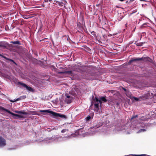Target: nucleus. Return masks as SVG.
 Instances as JSON below:
<instances>
[{
	"mask_svg": "<svg viewBox=\"0 0 156 156\" xmlns=\"http://www.w3.org/2000/svg\"><path fill=\"white\" fill-rule=\"evenodd\" d=\"M116 105H119V103H118V102H117V103H116Z\"/></svg>",
	"mask_w": 156,
	"mask_h": 156,
	"instance_id": "obj_31",
	"label": "nucleus"
},
{
	"mask_svg": "<svg viewBox=\"0 0 156 156\" xmlns=\"http://www.w3.org/2000/svg\"><path fill=\"white\" fill-rule=\"evenodd\" d=\"M117 130L118 131H123L127 134L130 133L129 132H128V128L126 126H123L119 127V129H117Z\"/></svg>",
	"mask_w": 156,
	"mask_h": 156,
	"instance_id": "obj_7",
	"label": "nucleus"
},
{
	"mask_svg": "<svg viewBox=\"0 0 156 156\" xmlns=\"http://www.w3.org/2000/svg\"><path fill=\"white\" fill-rule=\"evenodd\" d=\"M66 96V97L65 100V102L67 104L71 103L73 99L72 97L68 95Z\"/></svg>",
	"mask_w": 156,
	"mask_h": 156,
	"instance_id": "obj_9",
	"label": "nucleus"
},
{
	"mask_svg": "<svg viewBox=\"0 0 156 156\" xmlns=\"http://www.w3.org/2000/svg\"><path fill=\"white\" fill-rule=\"evenodd\" d=\"M2 107H1L0 108H1L2 109Z\"/></svg>",
	"mask_w": 156,
	"mask_h": 156,
	"instance_id": "obj_33",
	"label": "nucleus"
},
{
	"mask_svg": "<svg viewBox=\"0 0 156 156\" xmlns=\"http://www.w3.org/2000/svg\"><path fill=\"white\" fill-rule=\"evenodd\" d=\"M9 101L11 102H14L16 101V99H14V100H12L10 99V100H9Z\"/></svg>",
	"mask_w": 156,
	"mask_h": 156,
	"instance_id": "obj_24",
	"label": "nucleus"
},
{
	"mask_svg": "<svg viewBox=\"0 0 156 156\" xmlns=\"http://www.w3.org/2000/svg\"><path fill=\"white\" fill-rule=\"evenodd\" d=\"M142 60L144 62H147L149 61L151 62V59H150L148 57H142L141 58H137L136 59H133L130 60L129 62V63H131L133 61H141Z\"/></svg>",
	"mask_w": 156,
	"mask_h": 156,
	"instance_id": "obj_5",
	"label": "nucleus"
},
{
	"mask_svg": "<svg viewBox=\"0 0 156 156\" xmlns=\"http://www.w3.org/2000/svg\"><path fill=\"white\" fill-rule=\"evenodd\" d=\"M32 114H33V115H38V114H37V113H36V112H33V113H32Z\"/></svg>",
	"mask_w": 156,
	"mask_h": 156,
	"instance_id": "obj_27",
	"label": "nucleus"
},
{
	"mask_svg": "<svg viewBox=\"0 0 156 156\" xmlns=\"http://www.w3.org/2000/svg\"><path fill=\"white\" fill-rule=\"evenodd\" d=\"M94 101L96 102L94 104V110L97 112H98L100 114V110L99 108V105H101V101L106 102L107 101V99L104 97H101L100 100H98V98L95 97V99L94 100Z\"/></svg>",
	"mask_w": 156,
	"mask_h": 156,
	"instance_id": "obj_3",
	"label": "nucleus"
},
{
	"mask_svg": "<svg viewBox=\"0 0 156 156\" xmlns=\"http://www.w3.org/2000/svg\"><path fill=\"white\" fill-rule=\"evenodd\" d=\"M18 84L20 85L22 87H23L25 88H26L27 86V85L26 84H25L22 83L20 82H18Z\"/></svg>",
	"mask_w": 156,
	"mask_h": 156,
	"instance_id": "obj_14",
	"label": "nucleus"
},
{
	"mask_svg": "<svg viewBox=\"0 0 156 156\" xmlns=\"http://www.w3.org/2000/svg\"><path fill=\"white\" fill-rule=\"evenodd\" d=\"M39 112H48L50 113L54 117H60L61 118H64V119L66 118V116L64 115L61 114L59 113H56L52 111H50L48 110H40Z\"/></svg>",
	"mask_w": 156,
	"mask_h": 156,
	"instance_id": "obj_4",
	"label": "nucleus"
},
{
	"mask_svg": "<svg viewBox=\"0 0 156 156\" xmlns=\"http://www.w3.org/2000/svg\"><path fill=\"white\" fill-rule=\"evenodd\" d=\"M26 88L27 90L30 91H33V90L32 88H31L29 86H28L27 85V87Z\"/></svg>",
	"mask_w": 156,
	"mask_h": 156,
	"instance_id": "obj_18",
	"label": "nucleus"
},
{
	"mask_svg": "<svg viewBox=\"0 0 156 156\" xmlns=\"http://www.w3.org/2000/svg\"><path fill=\"white\" fill-rule=\"evenodd\" d=\"M126 94L128 97H129L131 99L133 98L134 99V100L136 101H138L139 100V98L133 97L132 95H130L129 93V92L126 93Z\"/></svg>",
	"mask_w": 156,
	"mask_h": 156,
	"instance_id": "obj_12",
	"label": "nucleus"
},
{
	"mask_svg": "<svg viewBox=\"0 0 156 156\" xmlns=\"http://www.w3.org/2000/svg\"><path fill=\"white\" fill-rule=\"evenodd\" d=\"M59 74H64V73H68V74H72V71H64L62 72H58Z\"/></svg>",
	"mask_w": 156,
	"mask_h": 156,
	"instance_id": "obj_13",
	"label": "nucleus"
},
{
	"mask_svg": "<svg viewBox=\"0 0 156 156\" xmlns=\"http://www.w3.org/2000/svg\"><path fill=\"white\" fill-rule=\"evenodd\" d=\"M68 130L67 129H63L62 130L61 132L62 133H64Z\"/></svg>",
	"mask_w": 156,
	"mask_h": 156,
	"instance_id": "obj_22",
	"label": "nucleus"
},
{
	"mask_svg": "<svg viewBox=\"0 0 156 156\" xmlns=\"http://www.w3.org/2000/svg\"><path fill=\"white\" fill-rule=\"evenodd\" d=\"M100 126H96L95 127H91L89 129V134L90 135H92L96 134V133L99 132L101 133H103L105 135H107L110 133V131L108 129H103L102 130L100 131H98V129Z\"/></svg>",
	"mask_w": 156,
	"mask_h": 156,
	"instance_id": "obj_2",
	"label": "nucleus"
},
{
	"mask_svg": "<svg viewBox=\"0 0 156 156\" xmlns=\"http://www.w3.org/2000/svg\"><path fill=\"white\" fill-rule=\"evenodd\" d=\"M122 89H123L124 91H126V89H125V88H123H123H122Z\"/></svg>",
	"mask_w": 156,
	"mask_h": 156,
	"instance_id": "obj_28",
	"label": "nucleus"
},
{
	"mask_svg": "<svg viewBox=\"0 0 156 156\" xmlns=\"http://www.w3.org/2000/svg\"><path fill=\"white\" fill-rule=\"evenodd\" d=\"M73 135V134H72L71 135L68 136H67L65 137H63L62 138L63 139V140H67L68 139L72 137V136Z\"/></svg>",
	"mask_w": 156,
	"mask_h": 156,
	"instance_id": "obj_16",
	"label": "nucleus"
},
{
	"mask_svg": "<svg viewBox=\"0 0 156 156\" xmlns=\"http://www.w3.org/2000/svg\"><path fill=\"white\" fill-rule=\"evenodd\" d=\"M137 117V115H136L135 116H133L131 118V120H132V119H133L134 118H135Z\"/></svg>",
	"mask_w": 156,
	"mask_h": 156,
	"instance_id": "obj_23",
	"label": "nucleus"
},
{
	"mask_svg": "<svg viewBox=\"0 0 156 156\" xmlns=\"http://www.w3.org/2000/svg\"><path fill=\"white\" fill-rule=\"evenodd\" d=\"M15 112L18 114H22L24 115L27 114V113L26 112H22L21 111H16Z\"/></svg>",
	"mask_w": 156,
	"mask_h": 156,
	"instance_id": "obj_15",
	"label": "nucleus"
},
{
	"mask_svg": "<svg viewBox=\"0 0 156 156\" xmlns=\"http://www.w3.org/2000/svg\"><path fill=\"white\" fill-rule=\"evenodd\" d=\"M25 98V97L24 96H21L19 98H17L16 99V101H17L20 100L21 99H23L24 98Z\"/></svg>",
	"mask_w": 156,
	"mask_h": 156,
	"instance_id": "obj_19",
	"label": "nucleus"
},
{
	"mask_svg": "<svg viewBox=\"0 0 156 156\" xmlns=\"http://www.w3.org/2000/svg\"><path fill=\"white\" fill-rule=\"evenodd\" d=\"M147 119L144 117H141L137 122L135 126L132 125L131 127L136 129H139V130L137 132V133L145 132L150 125V124H146L144 122V121H146Z\"/></svg>",
	"mask_w": 156,
	"mask_h": 156,
	"instance_id": "obj_1",
	"label": "nucleus"
},
{
	"mask_svg": "<svg viewBox=\"0 0 156 156\" xmlns=\"http://www.w3.org/2000/svg\"><path fill=\"white\" fill-rule=\"evenodd\" d=\"M100 126H101V123H100Z\"/></svg>",
	"mask_w": 156,
	"mask_h": 156,
	"instance_id": "obj_34",
	"label": "nucleus"
},
{
	"mask_svg": "<svg viewBox=\"0 0 156 156\" xmlns=\"http://www.w3.org/2000/svg\"><path fill=\"white\" fill-rule=\"evenodd\" d=\"M93 102H91V105H93Z\"/></svg>",
	"mask_w": 156,
	"mask_h": 156,
	"instance_id": "obj_32",
	"label": "nucleus"
},
{
	"mask_svg": "<svg viewBox=\"0 0 156 156\" xmlns=\"http://www.w3.org/2000/svg\"><path fill=\"white\" fill-rule=\"evenodd\" d=\"M91 119V117L90 115L88 116L85 119L86 121H89Z\"/></svg>",
	"mask_w": 156,
	"mask_h": 156,
	"instance_id": "obj_21",
	"label": "nucleus"
},
{
	"mask_svg": "<svg viewBox=\"0 0 156 156\" xmlns=\"http://www.w3.org/2000/svg\"><path fill=\"white\" fill-rule=\"evenodd\" d=\"M91 34H92V35H93L94 36V35H95V32L94 31H93L92 32H91Z\"/></svg>",
	"mask_w": 156,
	"mask_h": 156,
	"instance_id": "obj_26",
	"label": "nucleus"
},
{
	"mask_svg": "<svg viewBox=\"0 0 156 156\" xmlns=\"http://www.w3.org/2000/svg\"><path fill=\"white\" fill-rule=\"evenodd\" d=\"M16 148H11V149L14 150V149H15Z\"/></svg>",
	"mask_w": 156,
	"mask_h": 156,
	"instance_id": "obj_30",
	"label": "nucleus"
},
{
	"mask_svg": "<svg viewBox=\"0 0 156 156\" xmlns=\"http://www.w3.org/2000/svg\"><path fill=\"white\" fill-rule=\"evenodd\" d=\"M54 2H55L57 3V5H58L59 6H63V5H66V2L65 0H63V2H58L56 1H54Z\"/></svg>",
	"mask_w": 156,
	"mask_h": 156,
	"instance_id": "obj_11",
	"label": "nucleus"
},
{
	"mask_svg": "<svg viewBox=\"0 0 156 156\" xmlns=\"http://www.w3.org/2000/svg\"><path fill=\"white\" fill-rule=\"evenodd\" d=\"M4 58H5L6 59L10 61V62H13L14 64L16 65V63L15 62H14V61L13 60L9 59V58H7L6 57H4Z\"/></svg>",
	"mask_w": 156,
	"mask_h": 156,
	"instance_id": "obj_20",
	"label": "nucleus"
},
{
	"mask_svg": "<svg viewBox=\"0 0 156 156\" xmlns=\"http://www.w3.org/2000/svg\"><path fill=\"white\" fill-rule=\"evenodd\" d=\"M6 145L5 140L2 136H0V147H3Z\"/></svg>",
	"mask_w": 156,
	"mask_h": 156,
	"instance_id": "obj_8",
	"label": "nucleus"
},
{
	"mask_svg": "<svg viewBox=\"0 0 156 156\" xmlns=\"http://www.w3.org/2000/svg\"><path fill=\"white\" fill-rule=\"evenodd\" d=\"M1 46V45H0V46Z\"/></svg>",
	"mask_w": 156,
	"mask_h": 156,
	"instance_id": "obj_35",
	"label": "nucleus"
},
{
	"mask_svg": "<svg viewBox=\"0 0 156 156\" xmlns=\"http://www.w3.org/2000/svg\"><path fill=\"white\" fill-rule=\"evenodd\" d=\"M2 110L6 112H7L8 113H9V114H11L12 115L15 116V117H14V119H17V118H24V117L23 116L20 115H18V114H15L14 113L11 112L10 111H9L8 110L5 108H4L3 107H2Z\"/></svg>",
	"mask_w": 156,
	"mask_h": 156,
	"instance_id": "obj_6",
	"label": "nucleus"
},
{
	"mask_svg": "<svg viewBox=\"0 0 156 156\" xmlns=\"http://www.w3.org/2000/svg\"><path fill=\"white\" fill-rule=\"evenodd\" d=\"M58 138L57 137H56L55 138H47L45 139V140H44L46 141L47 142L49 143L52 142V141L54 140H56V139Z\"/></svg>",
	"mask_w": 156,
	"mask_h": 156,
	"instance_id": "obj_10",
	"label": "nucleus"
},
{
	"mask_svg": "<svg viewBox=\"0 0 156 156\" xmlns=\"http://www.w3.org/2000/svg\"><path fill=\"white\" fill-rule=\"evenodd\" d=\"M49 1L50 2H51V0H44V3L43 4V6H44V2H48Z\"/></svg>",
	"mask_w": 156,
	"mask_h": 156,
	"instance_id": "obj_25",
	"label": "nucleus"
},
{
	"mask_svg": "<svg viewBox=\"0 0 156 156\" xmlns=\"http://www.w3.org/2000/svg\"><path fill=\"white\" fill-rule=\"evenodd\" d=\"M53 3L54 4H56V5H57V3H56V2H54Z\"/></svg>",
	"mask_w": 156,
	"mask_h": 156,
	"instance_id": "obj_29",
	"label": "nucleus"
},
{
	"mask_svg": "<svg viewBox=\"0 0 156 156\" xmlns=\"http://www.w3.org/2000/svg\"><path fill=\"white\" fill-rule=\"evenodd\" d=\"M12 43L15 44H20V42L18 41H12Z\"/></svg>",
	"mask_w": 156,
	"mask_h": 156,
	"instance_id": "obj_17",
	"label": "nucleus"
}]
</instances>
